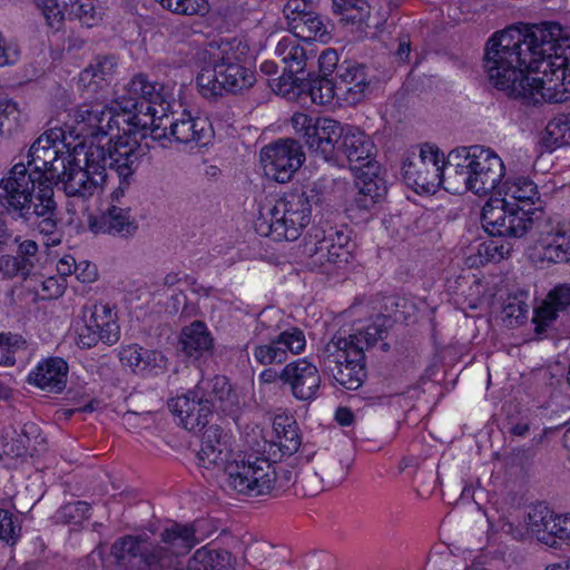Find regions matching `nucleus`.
Instances as JSON below:
<instances>
[{
	"instance_id": "1",
	"label": "nucleus",
	"mask_w": 570,
	"mask_h": 570,
	"mask_svg": "<svg viewBox=\"0 0 570 570\" xmlns=\"http://www.w3.org/2000/svg\"><path fill=\"white\" fill-rule=\"evenodd\" d=\"M556 22L509 27L487 41L483 67L490 82L525 104L563 102L570 97V49Z\"/></svg>"
},
{
	"instance_id": "2",
	"label": "nucleus",
	"mask_w": 570,
	"mask_h": 570,
	"mask_svg": "<svg viewBox=\"0 0 570 570\" xmlns=\"http://www.w3.org/2000/svg\"><path fill=\"white\" fill-rule=\"evenodd\" d=\"M59 137L53 131L41 135L29 149L27 165L16 164L0 180V205L6 214L45 235L55 234L59 223L52 179L63 173L71 156L58 149Z\"/></svg>"
},
{
	"instance_id": "3",
	"label": "nucleus",
	"mask_w": 570,
	"mask_h": 570,
	"mask_svg": "<svg viewBox=\"0 0 570 570\" xmlns=\"http://www.w3.org/2000/svg\"><path fill=\"white\" fill-rule=\"evenodd\" d=\"M327 179L318 178L285 193L273 205L264 206L256 222V230L262 236L275 240H295L309 224L313 206L323 202Z\"/></svg>"
},
{
	"instance_id": "4",
	"label": "nucleus",
	"mask_w": 570,
	"mask_h": 570,
	"mask_svg": "<svg viewBox=\"0 0 570 570\" xmlns=\"http://www.w3.org/2000/svg\"><path fill=\"white\" fill-rule=\"evenodd\" d=\"M481 223L491 236L521 238L530 234L540 245L568 232L563 224L548 216L542 206L513 209L487 204L482 209Z\"/></svg>"
},
{
	"instance_id": "5",
	"label": "nucleus",
	"mask_w": 570,
	"mask_h": 570,
	"mask_svg": "<svg viewBox=\"0 0 570 570\" xmlns=\"http://www.w3.org/2000/svg\"><path fill=\"white\" fill-rule=\"evenodd\" d=\"M244 49L237 39L217 47V52L212 53L210 61L196 78L203 96H222L224 91L237 94L255 83V73L240 63Z\"/></svg>"
},
{
	"instance_id": "6",
	"label": "nucleus",
	"mask_w": 570,
	"mask_h": 570,
	"mask_svg": "<svg viewBox=\"0 0 570 570\" xmlns=\"http://www.w3.org/2000/svg\"><path fill=\"white\" fill-rule=\"evenodd\" d=\"M105 99L95 104H83L75 112V125H66L61 130V142L68 150L77 153L86 147V139H97L119 132V115L104 104Z\"/></svg>"
},
{
	"instance_id": "7",
	"label": "nucleus",
	"mask_w": 570,
	"mask_h": 570,
	"mask_svg": "<svg viewBox=\"0 0 570 570\" xmlns=\"http://www.w3.org/2000/svg\"><path fill=\"white\" fill-rule=\"evenodd\" d=\"M320 366L346 390H357L366 379L365 354L358 347H347L335 334L318 354Z\"/></svg>"
},
{
	"instance_id": "8",
	"label": "nucleus",
	"mask_w": 570,
	"mask_h": 570,
	"mask_svg": "<svg viewBox=\"0 0 570 570\" xmlns=\"http://www.w3.org/2000/svg\"><path fill=\"white\" fill-rule=\"evenodd\" d=\"M197 459L198 464L205 469L223 470L233 490L234 479H243L242 466H248L252 461L244 460L240 454L236 458L232 450L230 435L218 425H210L204 431Z\"/></svg>"
},
{
	"instance_id": "9",
	"label": "nucleus",
	"mask_w": 570,
	"mask_h": 570,
	"mask_svg": "<svg viewBox=\"0 0 570 570\" xmlns=\"http://www.w3.org/2000/svg\"><path fill=\"white\" fill-rule=\"evenodd\" d=\"M306 345L302 330L292 327L283 332L269 331L259 317L255 327V342L252 350L254 360L261 365L281 364L288 354H299Z\"/></svg>"
},
{
	"instance_id": "10",
	"label": "nucleus",
	"mask_w": 570,
	"mask_h": 570,
	"mask_svg": "<svg viewBox=\"0 0 570 570\" xmlns=\"http://www.w3.org/2000/svg\"><path fill=\"white\" fill-rule=\"evenodd\" d=\"M243 479H234L235 491L245 495H263L272 491H286L298 483L297 473L287 468L276 470L268 460L254 456L248 466H242Z\"/></svg>"
},
{
	"instance_id": "11",
	"label": "nucleus",
	"mask_w": 570,
	"mask_h": 570,
	"mask_svg": "<svg viewBox=\"0 0 570 570\" xmlns=\"http://www.w3.org/2000/svg\"><path fill=\"white\" fill-rule=\"evenodd\" d=\"M83 326L79 330L77 345L91 348L102 342L111 346L120 338L117 313L108 304L85 305L82 308Z\"/></svg>"
},
{
	"instance_id": "12",
	"label": "nucleus",
	"mask_w": 570,
	"mask_h": 570,
	"mask_svg": "<svg viewBox=\"0 0 570 570\" xmlns=\"http://www.w3.org/2000/svg\"><path fill=\"white\" fill-rule=\"evenodd\" d=\"M304 161L302 146L293 138L278 139L261 150V164L265 176L279 184L292 180Z\"/></svg>"
},
{
	"instance_id": "13",
	"label": "nucleus",
	"mask_w": 570,
	"mask_h": 570,
	"mask_svg": "<svg viewBox=\"0 0 570 570\" xmlns=\"http://www.w3.org/2000/svg\"><path fill=\"white\" fill-rule=\"evenodd\" d=\"M473 157L475 159L462 183V191L470 190L479 196L498 191L505 174L502 159L484 146L473 149Z\"/></svg>"
},
{
	"instance_id": "14",
	"label": "nucleus",
	"mask_w": 570,
	"mask_h": 570,
	"mask_svg": "<svg viewBox=\"0 0 570 570\" xmlns=\"http://www.w3.org/2000/svg\"><path fill=\"white\" fill-rule=\"evenodd\" d=\"M110 554L115 563L122 569H128L132 559L139 557L144 563L141 570H173L170 562L161 558V549L154 548V544L142 537L125 535L116 540L110 548Z\"/></svg>"
},
{
	"instance_id": "15",
	"label": "nucleus",
	"mask_w": 570,
	"mask_h": 570,
	"mask_svg": "<svg viewBox=\"0 0 570 570\" xmlns=\"http://www.w3.org/2000/svg\"><path fill=\"white\" fill-rule=\"evenodd\" d=\"M355 175V188L353 204L361 210L372 209L381 202L387 191L386 181L381 176V167L377 161L367 160L365 164L353 165Z\"/></svg>"
},
{
	"instance_id": "16",
	"label": "nucleus",
	"mask_w": 570,
	"mask_h": 570,
	"mask_svg": "<svg viewBox=\"0 0 570 570\" xmlns=\"http://www.w3.org/2000/svg\"><path fill=\"white\" fill-rule=\"evenodd\" d=\"M338 99L355 106L365 100L374 88L373 77L364 65L344 61L336 72Z\"/></svg>"
},
{
	"instance_id": "17",
	"label": "nucleus",
	"mask_w": 570,
	"mask_h": 570,
	"mask_svg": "<svg viewBox=\"0 0 570 570\" xmlns=\"http://www.w3.org/2000/svg\"><path fill=\"white\" fill-rule=\"evenodd\" d=\"M173 95L164 97V100L148 99L140 100L136 108H132L127 119L134 129L150 130V136L154 140H161L167 137V112L171 108Z\"/></svg>"
},
{
	"instance_id": "18",
	"label": "nucleus",
	"mask_w": 570,
	"mask_h": 570,
	"mask_svg": "<svg viewBox=\"0 0 570 570\" xmlns=\"http://www.w3.org/2000/svg\"><path fill=\"white\" fill-rule=\"evenodd\" d=\"M118 67L115 55H98L79 73L78 86L86 99L100 100L106 98L108 87Z\"/></svg>"
},
{
	"instance_id": "19",
	"label": "nucleus",
	"mask_w": 570,
	"mask_h": 570,
	"mask_svg": "<svg viewBox=\"0 0 570 570\" xmlns=\"http://www.w3.org/2000/svg\"><path fill=\"white\" fill-rule=\"evenodd\" d=\"M400 301L395 297H387L384 306L387 314H377L371 324L365 328L357 330L356 333L346 335L345 332H337L341 334V340L347 343V347H358L365 354V350L374 346L379 340L383 341L394 323L401 320L397 314Z\"/></svg>"
},
{
	"instance_id": "20",
	"label": "nucleus",
	"mask_w": 570,
	"mask_h": 570,
	"mask_svg": "<svg viewBox=\"0 0 570 570\" xmlns=\"http://www.w3.org/2000/svg\"><path fill=\"white\" fill-rule=\"evenodd\" d=\"M281 381L289 387L296 400L309 402L317 397L322 380L314 364L306 358H299L283 367Z\"/></svg>"
},
{
	"instance_id": "21",
	"label": "nucleus",
	"mask_w": 570,
	"mask_h": 570,
	"mask_svg": "<svg viewBox=\"0 0 570 570\" xmlns=\"http://www.w3.org/2000/svg\"><path fill=\"white\" fill-rule=\"evenodd\" d=\"M116 136L115 140L111 137L108 141L109 168L118 176H135L149 147L130 136Z\"/></svg>"
},
{
	"instance_id": "22",
	"label": "nucleus",
	"mask_w": 570,
	"mask_h": 570,
	"mask_svg": "<svg viewBox=\"0 0 570 570\" xmlns=\"http://www.w3.org/2000/svg\"><path fill=\"white\" fill-rule=\"evenodd\" d=\"M275 55L284 63L283 75L276 83L277 92L286 95L294 88L295 83L305 80L306 52L296 40L283 38L275 48Z\"/></svg>"
},
{
	"instance_id": "23",
	"label": "nucleus",
	"mask_w": 570,
	"mask_h": 570,
	"mask_svg": "<svg viewBox=\"0 0 570 570\" xmlns=\"http://www.w3.org/2000/svg\"><path fill=\"white\" fill-rule=\"evenodd\" d=\"M88 227L94 234L130 238L136 235L139 225L129 207L124 208L112 204L99 215H90Z\"/></svg>"
},
{
	"instance_id": "24",
	"label": "nucleus",
	"mask_w": 570,
	"mask_h": 570,
	"mask_svg": "<svg viewBox=\"0 0 570 570\" xmlns=\"http://www.w3.org/2000/svg\"><path fill=\"white\" fill-rule=\"evenodd\" d=\"M62 171L58 173V177H53L52 184L61 185L68 197H78L88 199L92 197L99 189L102 181L88 169L81 166V159L71 158L66 161Z\"/></svg>"
},
{
	"instance_id": "25",
	"label": "nucleus",
	"mask_w": 570,
	"mask_h": 570,
	"mask_svg": "<svg viewBox=\"0 0 570 570\" xmlns=\"http://www.w3.org/2000/svg\"><path fill=\"white\" fill-rule=\"evenodd\" d=\"M344 128L334 119L317 117L314 126L306 134L307 148L326 161L335 160Z\"/></svg>"
},
{
	"instance_id": "26",
	"label": "nucleus",
	"mask_w": 570,
	"mask_h": 570,
	"mask_svg": "<svg viewBox=\"0 0 570 570\" xmlns=\"http://www.w3.org/2000/svg\"><path fill=\"white\" fill-rule=\"evenodd\" d=\"M167 124V137L173 138L178 144L194 146H206L214 136L212 124L203 117H193L189 112L184 111L179 118Z\"/></svg>"
},
{
	"instance_id": "27",
	"label": "nucleus",
	"mask_w": 570,
	"mask_h": 570,
	"mask_svg": "<svg viewBox=\"0 0 570 570\" xmlns=\"http://www.w3.org/2000/svg\"><path fill=\"white\" fill-rule=\"evenodd\" d=\"M206 400L196 396L193 390L177 395L168 401L170 412L177 416L180 424L188 431L197 432L205 429L208 419L213 415Z\"/></svg>"
},
{
	"instance_id": "28",
	"label": "nucleus",
	"mask_w": 570,
	"mask_h": 570,
	"mask_svg": "<svg viewBox=\"0 0 570 570\" xmlns=\"http://www.w3.org/2000/svg\"><path fill=\"white\" fill-rule=\"evenodd\" d=\"M194 391L196 396L208 402L207 405H209L212 413L216 410L225 414H232L238 406V396L224 375L202 379Z\"/></svg>"
},
{
	"instance_id": "29",
	"label": "nucleus",
	"mask_w": 570,
	"mask_h": 570,
	"mask_svg": "<svg viewBox=\"0 0 570 570\" xmlns=\"http://www.w3.org/2000/svg\"><path fill=\"white\" fill-rule=\"evenodd\" d=\"M160 539L164 546H154V548L161 549V558L170 562L173 570H180L174 557L187 554L199 542L194 524L178 522L166 527L160 533Z\"/></svg>"
},
{
	"instance_id": "30",
	"label": "nucleus",
	"mask_w": 570,
	"mask_h": 570,
	"mask_svg": "<svg viewBox=\"0 0 570 570\" xmlns=\"http://www.w3.org/2000/svg\"><path fill=\"white\" fill-rule=\"evenodd\" d=\"M169 95L171 94L163 85L149 81L144 73H137L124 86L118 100L124 112H131L140 100H164Z\"/></svg>"
},
{
	"instance_id": "31",
	"label": "nucleus",
	"mask_w": 570,
	"mask_h": 570,
	"mask_svg": "<svg viewBox=\"0 0 570 570\" xmlns=\"http://www.w3.org/2000/svg\"><path fill=\"white\" fill-rule=\"evenodd\" d=\"M119 358L122 365L141 375H157L167 368V358L161 352L138 345L124 347Z\"/></svg>"
},
{
	"instance_id": "32",
	"label": "nucleus",
	"mask_w": 570,
	"mask_h": 570,
	"mask_svg": "<svg viewBox=\"0 0 570 570\" xmlns=\"http://www.w3.org/2000/svg\"><path fill=\"white\" fill-rule=\"evenodd\" d=\"M68 364L61 357H50L37 365L28 382L49 393H61L68 379Z\"/></svg>"
},
{
	"instance_id": "33",
	"label": "nucleus",
	"mask_w": 570,
	"mask_h": 570,
	"mask_svg": "<svg viewBox=\"0 0 570 570\" xmlns=\"http://www.w3.org/2000/svg\"><path fill=\"white\" fill-rule=\"evenodd\" d=\"M498 194H504L518 202L517 207L508 202H503L501 206L512 207L513 209L542 206L537 184L525 176L509 177L507 180L502 181Z\"/></svg>"
},
{
	"instance_id": "34",
	"label": "nucleus",
	"mask_w": 570,
	"mask_h": 570,
	"mask_svg": "<svg viewBox=\"0 0 570 570\" xmlns=\"http://www.w3.org/2000/svg\"><path fill=\"white\" fill-rule=\"evenodd\" d=\"M570 306V284L556 286L548 294L547 301L535 309L533 323L535 333L543 334L548 327L557 320L558 312Z\"/></svg>"
},
{
	"instance_id": "35",
	"label": "nucleus",
	"mask_w": 570,
	"mask_h": 570,
	"mask_svg": "<svg viewBox=\"0 0 570 570\" xmlns=\"http://www.w3.org/2000/svg\"><path fill=\"white\" fill-rule=\"evenodd\" d=\"M179 344L186 356L198 360L212 353L214 338L204 322L194 321L183 327Z\"/></svg>"
},
{
	"instance_id": "36",
	"label": "nucleus",
	"mask_w": 570,
	"mask_h": 570,
	"mask_svg": "<svg viewBox=\"0 0 570 570\" xmlns=\"http://www.w3.org/2000/svg\"><path fill=\"white\" fill-rule=\"evenodd\" d=\"M333 238H322L305 245V253L311 258V265L325 268L326 264L341 267L350 263L352 249L333 245Z\"/></svg>"
},
{
	"instance_id": "37",
	"label": "nucleus",
	"mask_w": 570,
	"mask_h": 570,
	"mask_svg": "<svg viewBox=\"0 0 570 570\" xmlns=\"http://www.w3.org/2000/svg\"><path fill=\"white\" fill-rule=\"evenodd\" d=\"M481 147L480 145L462 146L454 148L448 154L445 159V178L450 184L448 189H452L453 193L462 191V183L475 159L473 157V149Z\"/></svg>"
},
{
	"instance_id": "38",
	"label": "nucleus",
	"mask_w": 570,
	"mask_h": 570,
	"mask_svg": "<svg viewBox=\"0 0 570 570\" xmlns=\"http://www.w3.org/2000/svg\"><path fill=\"white\" fill-rule=\"evenodd\" d=\"M347 157L351 167L353 165H361L373 160L374 144L370 136H367L360 128L347 127L344 129L340 150Z\"/></svg>"
},
{
	"instance_id": "39",
	"label": "nucleus",
	"mask_w": 570,
	"mask_h": 570,
	"mask_svg": "<svg viewBox=\"0 0 570 570\" xmlns=\"http://www.w3.org/2000/svg\"><path fill=\"white\" fill-rule=\"evenodd\" d=\"M288 29L303 40L327 42L331 39L332 24L327 17L315 11L297 20L294 19V23H291Z\"/></svg>"
},
{
	"instance_id": "40",
	"label": "nucleus",
	"mask_w": 570,
	"mask_h": 570,
	"mask_svg": "<svg viewBox=\"0 0 570 570\" xmlns=\"http://www.w3.org/2000/svg\"><path fill=\"white\" fill-rule=\"evenodd\" d=\"M301 92H306L311 100L321 106L331 105L334 97L338 98L337 82L326 77H312L308 72L305 80L294 85Z\"/></svg>"
},
{
	"instance_id": "41",
	"label": "nucleus",
	"mask_w": 570,
	"mask_h": 570,
	"mask_svg": "<svg viewBox=\"0 0 570 570\" xmlns=\"http://www.w3.org/2000/svg\"><path fill=\"white\" fill-rule=\"evenodd\" d=\"M78 151L76 154V151L71 150V158L80 159L79 156L83 153L82 167L104 181L106 167L107 165L109 166L108 147L105 148L100 145V140L86 139V147L78 149Z\"/></svg>"
},
{
	"instance_id": "42",
	"label": "nucleus",
	"mask_w": 570,
	"mask_h": 570,
	"mask_svg": "<svg viewBox=\"0 0 570 570\" xmlns=\"http://www.w3.org/2000/svg\"><path fill=\"white\" fill-rule=\"evenodd\" d=\"M402 175L405 183L415 190L422 189L430 191L441 184V181L429 173L422 160H414L411 156L404 158L402 163Z\"/></svg>"
},
{
	"instance_id": "43",
	"label": "nucleus",
	"mask_w": 570,
	"mask_h": 570,
	"mask_svg": "<svg viewBox=\"0 0 570 570\" xmlns=\"http://www.w3.org/2000/svg\"><path fill=\"white\" fill-rule=\"evenodd\" d=\"M541 144L548 150L570 145V118L561 115L551 119L541 138Z\"/></svg>"
},
{
	"instance_id": "44",
	"label": "nucleus",
	"mask_w": 570,
	"mask_h": 570,
	"mask_svg": "<svg viewBox=\"0 0 570 570\" xmlns=\"http://www.w3.org/2000/svg\"><path fill=\"white\" fill-rule=\"evenodd\" d=\"M277 435V445L283 454L292 455L301 446V435L297 423L288 417H278L274 421Z\"/></svg>"
},
{
	"instance_id": "45",
	"label": "nucleus",
	"mask_w": 570,
	"mask_h": 570,
	"mask_svg": "<svg viewBox=\"0 0 570 570\" xmlns=\"http://www.w3.org/2000/svg\"><path fill=\"white\" fill-rule=\"evenodd\" d=\"M43 440L40 428L36 423L28 422L23 424L17 438H12L10 442L6 443L4 451L7 454L19 458L28 452L32 442L40 444Z\"/></svg>"
},
{
	"instance_id": "46",
	"label": "nucleus",
	"mask_w": 570,
	"mask_h": 570,
	"mask_svg": "<svg viewBox=\"0 0 570 570\" xmlns=\"http://www.w3.org/2000/svg\"><path fill=\"white\" fill-rule=\"evenodd\" d=\"M332 11L342 21L362 23L370 17L371 7L368 0H332Z\"/></svg>"
},
{
	"instance_id": "47",
	"label": "nucleus",
	"mask_w": 570,
	"mask_h": 570,
	"mask_svg": "<svg viewBox=\"0 0 570 570\" xmlns=\"http://www.w3.org/2000/svg\"><path fill=\"white\" fill-rule=\"evenodd\" d=\"M537 539L550 547L556 546L557 539L570 541V518L553 512L548 514L543 532Z\"/></svg>"
},
{
	"instance_id": "48",
	"label": "nucleus",
	"mask_w": 570,
	"mask_h": 570,
	"mask_svg": "<svg viewBox=\"0 0 570 570\" xmlns=\"http://www.w3.org/2000/svg\"><path fill=\"white\" fill-rule=\"evenodd\" d=\"M414 160H422L424 167L431 173L439 181L443 183L445 178V159L440 149L433 145L424 144L421 147L420 155L416 157L412 155Z\"/></svg>"
},
{
	"instance_id": "49",
	"label": "nucleus",
	"mask_w": 570,
	"mask_h": 570,
	"mask_svg": "<svg viewBox=\"0 0 570 570\" xmlns=\"http://www.w3.org/2000/svg\"><path fill=\"white\" fill-rule=\"evenodd\" d=\"M542 248L541 256L543 259L552 263H561L568 261L570 249V233L559 234V236L549 239L540 245Z\"/></svg>"
},
{
	"instance_id": "50",
	"label": "nucleus",
	"mask_w": 570,
	"mask_h": 570,
	"mask_svg": "<svg viewBox=\"0 0 570 570\" xmlns=\"http://www.w3.org/2000/svg\"><path fill=\"white\" fill-rule=\"evenodd\" d=\"M163 8L185 16H204L209 10L208 0H158Z\"/></svg>"
},
{
	"instance_id": "51",
	"label": "nucleus",
	"mask_w": 570,
	"mask_h": 570,
	"mask_svg": "<svg viewBox=\"0 0 570 570\" xmlns=\"http://www.w3.org/2000/svg\"><path fill=\"white\" fill-rule=\"evenodd\" d=\"M71 19L79 20L83 26L90 28L98 23L101 13L96 7L95 0H79L67 12Z\"/></svg>"
},
{
	"instance_id": "52",
	"label": "nucleus",
	"mask_w": 570,
	"mask_h": 570,
	"mask_svg": "<svg viewBox=\"0 0 570 570\" xmlns=\"http://www.w3.org/2000/svg\"><path fill=\"white\" fill-rule=\"evenodd\" d=\"M90 505L85 501L69 502L62 505L56 514L63 523L79 524L89 517Z\"/></svg>"
},
{
	"instance_id": "53",
	"label": "nucleus",
	"mask_w": 570,
	"mask_h": 570,
	"mask_svg": "<svg viewBox=\"0 0 570 570\" xmlns=\"http://www.w3.org/2000/svg\"><path fill=\"white\" fill-rule=\"evenodd\" d=\"M21 527L18 519L8 510L0 509V540L13 546L20 538Z\"/></svg>"
},
{
	"instance_id": "54",
	"label": "nucleus",
	"mask_w": 570,
	"mask_h": 570,
	"mask_svg": "<svg viewBox=\"0 0 570 570\" xmlns=\"http://www.w3.org/2000/svg\"><path fill=\"white\" fill-rule=\"evenodd\" d=\"M318 2L320 0H287L283 8L287 26L294 23V19L315 12Z\"/></svg>"
},
{
	"instance_id": "55",
	"label": "nucleus",
	"mask_w": 570,
	"mask_h": 570,
	"mask_svg": "<svg viewBox=\"0 0 570 570\" xmlns=\"http://www.w3.org/2000/svg\"><path fill=\"white\" fill-rule=\"evenodd\" d=\"M219 556L216 550L200 548L188 560L186 570H215Z\"/></svg>"
},
{
	"instance_id": "56",
	"label": "nucleus",
	"mask_w": 570,
	"mask_h": 570,
	"mask_svg": "<svg viewBox=\"0 0 570 570\" xmlns=\"http://www.w3.org/2000/svg\"><path fill=\"white\" fill-rule=\"evenodd\" d=\"M512 250V246L509 243L490 240L483 243L478 248L479 256L484 255L487 261L500 262L507 258Z\"/></svg>"
},
{
	"instance_id": "57",
	"label": "nucleus",
	"mask_w": 570,
	"mask_h": 570,
	"mask_svg": "<svg viewBox=\"0 0 570 570\" xmlns=\"http://www.w3.org/2000/svg\"><path fill=\"white\" fill-rule=\"evenodd\" d=\"M0 274L7 279H11L17 276L27 278L30 275L26 263L21 264L16 256L11 255L0 256Z\"/></svg>"
},
{
	"instance_id": "58",
	"label": "nucleus",
	"mask_w": 570,
	"mask_h": 570,
	"mask_svg": "<svg viewBox=\"0 0 570 570\" xmlns=\"http://www.w3.org/2000/svg\"><path fill=\"white\" fill-rule=\"evenodd\" d=\"M37 253L38 244L35 240L27 239L19 244L16 257L21 264L26 263L28 272L31 273L35 267Z\"/></svg>"
},
{
	"instance_id": "59",
	"label": "nucleus",
	"mask_w": 570,
	"mask_h": 570,
	"mask_svg": "<svg viewBox=\"0 0 570 570\" xmlns=\"http://www.w3.org/2000/svg\"><path fill=\"white\" fill-rule=\"evenodd\" d=\"M552 512L548 510V508H539L533 509L528 514L527 525L528 529L538 538L543 532V524H546V520L548 519V514Z\"/></svg>"
},
{
	"instance_id": "60",
	"label": "nucleus",
	"mask_w": 570,
	"mask_h": 570,
	"mask_svg": "<svg viewBox=\"0 0 570 570\" xmlns=\"http://www.w3.org/2000/svg\"><path fill=\"white\" fill-rule=\"evenodd\" d=\"M321 77H326L331 75L335 69L340 67L338 65V55L334 49L324 50L317 60Z\"/></svg>"
},
{
	"instance_id": "61",
	"label": "nucleus",
	"mask_w": 570,
	"mask_h": 570,
	"mask_svg": "<svg viewBox=\"0 0 570 570\" xmlns=\"http://www.w3.org/2000/svg\"><path fill=\"white\" fill-rule=\"evenodd\" d=\"M66 289L65 279L55 276L48 277L41 282L42 297L47 299L58 298L63 295Z\"/></svg>"
},
{
	"instance_id": "62",
	"label": "nucleus",
	"mask_w": 570,
	"mask_h": 570,
	"mask_svg": "<svg viewBox=\"0 0 570 570\" xmlns=\"http://www.w3.org/2000/svg\"><path fill=\"white\" fill-rule=\"evenodd\" d=\"M299 483L304 497H314L322 491V479L315 472L301 475Z\"/></svg>"
},
{
	"instance_id": "63",
	"label": "nucleus",
	"mask_w": 570,
	"mask_h": 570,
	"mask_svg": "<svg viewBox=\"0 0 570 570\" xmlns=\"http://www.w3.org/2000/svg\"><path fill=\"white\" fill-rule=\"evenodd\" d=\"M315 121L316 118L303 112L294 114V116L292 117V125L295 132L304 140L306 138V134L309 132V129H312Z\"/></svg>"
},
{
	"instance_id": "64",
	"label": "nucleus",
	"mask_w": 570,
	"mask_h": 570,
	"mask_svg": "<svg viewBox=\"0 0 570 570\" xmlns=\"http://www.w3.org/2000/svg\"><path fill=\"white\" fill-rule=\"evenodd\" d=\"M26 344V340L19 334L0 333V348L7 350L8 353L24 350Z\"/></svg>"
}]
</instances>
